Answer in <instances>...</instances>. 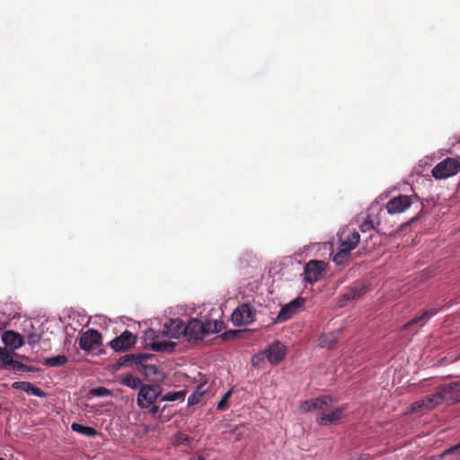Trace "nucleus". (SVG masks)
Masks as SVG:
<instances>
[{
	"instance_id": "nucleus-7",
	"label": "nucleus",
	"mask_w": 460,
	"mask_h": 460,
	"mask_svg": "<svg viewBox=\"0 0 460 460\" xmlns=\"http://www.w3.org/2000/svg\"><path fill=\"white\" fill-rule=\"evenodd\" d=\"M305 299L304 297H296L285 305L278 314L275 322L281 323L290 319L294 314H297L305 305Z\"/></svg>"
},
{
	"instance_id": "nucleus-19",
	"label": "nucleus",
	"mask_w": 460,
	"mask_h": 460,
	"mask_svg": "<svg viewBox=\"0 0 460 460\" xmlns=\"http://www.w3.org/2000/svg\"><path fill=\"white\" fill-rule=\"evenodd\" d=\"M2 341L6 347L16 349L23 345L22 337L13 331H5L2 335Z\"/></svg>"
},
{
	"instance_id": "nucleus-32",
	"label": "nucleus",
	"mask_w": 460,
	"mask_h": 460,
	"mask_svg": "<svg viewBox=\"0 0 460 460\" xmlns=\"http://www.w3.org/2000/svg\"><path fill=\"white\" fill-rule=\"evenodd\" d=\"M91 394L93 395V396H99V397H104V396H109L111 394V392L103 387V386H100V387H96V388H93L91 391H90Z\"/></svg>"
},
{
	"instance_id": "nucleus-45",
	"label": "nucleus",
	"mask_w": 460,
	"mask_h": 460,
	"mask_svg": "<svg viewBox=\"0 0 460 460\" xmlns=\"http://www.w3.org/2000/svg\"><path fill=\"white\" fill-rule=\"evenodd\" d=\"M0 460H4L3 457H0Z\"/></svg>"
},
{
	"instance_id": "nucleus-12",
	"label": "nucleus",
	"mask_w": 460,
	"mask_h": 460,
	"mask_svg": "<svg viewBox=\"0 0 460 460\" xmlns=\"http://www.w3.org/2000/svg\"><path fill=\"white\" fill-rule=\"evenodd\" d=\"M102 342V335L96 330H89L82 334L79 346L85 351H91L97 348Z\"/></svg>"
},
{
	"instance_id": "nucleus-1",
	"label": "nucleus",
	"mask_w": 460,
	"mask_h": 460,
	"mask_svg": "<svg viewBox=\"0 0 460 460\" xmlns=\"http://www.w3.org/2000/svg\"><path fill=\"white\" fill-rule=\"evenodd\" d=\"M286 354V346L280 341H275L265 349L263 354L253 356L252 362L253 365H257L265 357L271 365H278L285 358Z\"/></svg>"
},
{
	"instance_id": "nucleus-24",
	"label": "nucleus",
	"mask_w": 460,
	"mask_h": 460,
	"mask_svg": "<svg viewBox=\"0 0 460 460\" xmlns=\"http://www.w3.org/2000/svg\"><path fill=\"white\" fill-rule=\"evenodd\" d=\"M71 429L88 438H94L99 434L97 429L76 422L72 423Z\"/></svg>"
},
{
	"instance_id": "nucleus-41",
	"label": "nucleus",
	"mask_w": 460,
	"mask_h": 460,
	"mask_svg": "<svg viewBox=\"0 0 460 460\" xmlns=\"http://www.w3.org/2000/svg\"><path fill=\"white\" fill-rule=\"evenodd\" d=\"M159 411V407L157 405H151L149 412L155 416Z\"/></svg>"
},
{
	"instance_id": "nucleus-44",
	"label": "nucleus",
	"mask_w": 460,
	"mask_h": 460,
	"mask_svg": "<svg viewBox=\"0 0 460 460\" xmlns=\"http://www.w3.org/2000/svg\"><path fill=\"white\" fill-rule=\"evenodd\" d=\"M197 460H204V458L202 456H199Z\"/></svg>"
},
{
	"instance_id": "nucleus-42",
	"label": "nucleus",
	"mask_w": 460,
	"mask_h": 460,
	"mask_svg": "<svg viewBox=\"0 0 460 460\" xmlns=\"http://www.w3.org/2000/svg\"><path fill=\"white\" fill-rule=\"evenodd\" d=\"M37 370V367L26 365L25 372H36Z\"/></svg>"
},
{
	"instance_id": "nucleus-2",
	"label": "nucleus",
	"mask_w": 460,
	"mask_h": 460,
	"mask_svg": "<svg viewBox=\"0 0 460 460\" xmlns=\"http://www.w3.org/2000/svg\"><path fill=\"white\" fill-rule=\"evenodd\" d=\"M460 171V163L458 160L447 157L438 163L432 169V176L437 180H443L452 177Z\"/></svg>"
},
{
	"instance_id": "nucleus-9",
	"label": "nucleus",
	"mask_w": 460,
	"mask_h": 460,
	"mask_svg": "<svg viewBox=\"0 0 460 460\" xmlns=\"http://www.w3.org/2000/svg\"><path fill=\"white\" fill-rule=\"evenodd\" d=\"M339 241L340 248L350 253L358 246L360 235L356 230L346 228L339 234Z\"/></svg>"
},
{
	"instance_id": "nucleus-15",
	"label": "nucleus",
	"mask_w": 460,
	"mask_h": 460,
	"mask_svg": "<svg viewBox=\"0 0 460 460\" xmlns=\"http://www.w3.org/2000/svg\"><path fill=\"white\" fill-rule=\"evenodd\" d=\"M346 411V407H337L328 412H321L316 417V422L321 426H327L340 420Z\"/></svg>"
},
{
	"instance_id": "nucleus-40",
	"label": "nucleus",
	"mask_w": 460,
	"mask_h": 460,
	"mask_svg": "<svg viewBox=\"0 0 460 460\" xmlns=\"http://www.w3.org/2000/svg\"><path fill=\"white\" fill-rule=\"evenodd\" d=\"M146 339H151V340H154V339H156L158 338V335L156 333V332L153 329H148L146 332Z\"/></svg>"
},
{
	"instance_id": "nucleus-14",
	"label": "nucleus",
	"mask_w": 460,
	"mask_h": 460,
	"mask_svg": "<svg viewBox=\"0 0 460 460\" xmlns=\"http://www.w3.org/2000/svg\"><path fill=\"white\" fill-rule=\"evenodd\" d=\"M332 402V399L330 396H323L305 400L300 403L299 410L302 412H309L316 410H323L329 406Z\"/></svg>"
},
{
	"instance_id": "nucleus-39",
	"label": "nucleus",
	"mask_w": 460,
	"mask_h": 460,
	"mask_svg": "<svg viewBox=\"0 0 460 460\" xmlns=\"http://www.w3.org/2000/svg\"><path fill=\"white\" fill-rule=\"evenodd\" d=\"M190 440V438L187 435L179 433L176 437V442L179 444H184L188 443Z\"/></svg>"
},
{
	"instance_id": "nucleus-6",
	"label": "nucleus",
	"mask_w": 460,
	"mask_h": 460,
	"mask_svg": "<svg viewBox=\"0 0 460 460\" xmlns=\"http://www.w3.org/2000/svg\"><path fill=\"white\" fill-rule=\"evenodd\" d=\"M416 197L398 195L391 199L385 205L387 212L391 215L404 212L413 203Z\"/></svg>"
},
{
	"instance_id": "nucleus-33",
	"label": "nucleus",
	"mask_w": 460,
	"mask_h": 460,
	"mask_svg": "<svg viewBox=\"0 0 460 460\" xmlns=\"http://www.w3.org/2000/svg\"><path fill=\"white\" fill-rule=\"evenodd\" d=\"M231 394H232V391L229 390L228 392H226L224 396L222 397V399L218 402L217 403V409L219 410V411H224L226 409L227 407V402H228V400L229 398L231 397Z\"/></svg>"
},
{
	"instance_id": "nucleus-10",
	"label": "nucleus",
	"mask_w": 460,
	"mask_h": 460,
	"mask_svg": "<svg viewBox=\"0 0 460 460\" xmlns=\"http://www.w3.org/2000/svg\"><path fill=\"white\" fill-rule=\"evenodd\" d=\"M137 341V336L129 331H124L119 336L110 341V346L115 351H126L132 348Z\"/></svg>"
},
{
	"instance_id": "nucleus-34",
	"label": "nucleus",
	"mask_w": 460,
	"mask_h": 460,
	"mask_svg": "<svg viewBox=\"0 0 460 460\" xmlns=\"http://www.w3.org/2000/svg\"><path fill=\"white\" fill-rule=\"evenodd\" d=\"M203 395V392H199V390L191 394L188 398L189 405H196L200 402V399Z\"/></svg>"
},
{
	"instance_id": "nucleus-16",
	"label": "nucleus",
	"mask_w": 460,
	"mask_h": 460,
	"mask_svg": "<svg viewBox=\"0 0 460 460\" xmlns=\"http://www.w3.org/2000/svg\"><path fill=\"white\" fill-rule=\"evenodd\" d=\"M184 322L180 319H173L164 323L163 333L169 338L179 339L184 335Z\"/></svg>"
},
{
	"instance_id": "nucleus-30",
	"label": "nucleus",
	"mask_w": 460,
	"mask_h": 460,
	"mask_svg": "<svg viewBox=\"0 0 460 460\" xmlns=\"http://www.w3.org/2000/svg\"><path fill=\"white\" fill-rule=\"evenodd\" d=\"M186 395L185 391L171 392L162 397V401L164 402H174L178 400H183Z\"/></svg>"
},
{
	"instance_id": "nucleus-27",
	"label": "nucleus",
	"mask_w": 460,
	"mask_h": 460,
	"mask_svg": "<svg viewBox=\"0 0 460 460\" xmlns=\"http://www.w3.org/2000/svg\"><path fill=\"white\" fill-rule=\"evenodd\" d=\"M67 362V358L64 355H58L52 358L44 359L43 364L47 367H56L65 365Z\"/></svg>"
},
{
	"instance_id": "nucleus-31",
	"label": "nucleus",
	"mask_w": 460,
	"mask_h": 460,
	"mask_svg": "<svg viewBox=\"0 0 460 460\" xmlns=\"http://www.w3.org/2000/svg\"><path fill=\"white\" fill-rule=\"evenodd\" d=\"M349 253L348 252L339 247L337 252L333 255L332 261L337 265H341L349 258Z\"/></svg>"
},
{
	"instance_id": "nucleus-28",
	"label": "nucleus",
	"mask_w": 460,
	"mask_h": 460,
	"mask_svg": "<svg viewBox=\"0 0 460 460\" xmlns=\"http://www.w3.org/2000/svg\"><path fill=\"white\" fill-rule=\"evenodd\" d=\"M204 324L206 334L217 333L221 332L224 327L223 322L217 320L207 321Z\"/></svg>"
},
{
	"instance_id": "nucleus-26",
	"label": "nucleus",
	"mask_w": 460,
	"mask_h": 460,
	"mask_svg": "<svg viewBox=\"0 0 460 460\" xmlns=\"http://www.w3.org/2000/svg\"><path fill=\"white\" fill-rule=\"evenodd\" d=\"M151 349L157 352H172L175 343L172 341H153L150 344Z\"/></svg>"
},
{
	"instance_id": "nucleus-18",
	"label": "nucleus",
	"mask_w": 460,
	"mask_h": 460,
	"mask_svg": "<svg viewBox=\"0 0 460 460\" xmlns=\"http://www.w3.org/2000/svg\"><path fill=\"white\" fill-rule=\"evenodd\" d=\"M12 387L15 390L23 391L28 394H31L40 398H45L47 396V394L42 389L35 386L31 382L16 381L12 384Z\"/></svg>"
},
{
	"instance_id": "nucleus-35",
	"label": "nucleus",
	"mask_w": 460,
	"mask_h": 460,
	"mask_svg": "<svg viewBox=\"0 0 460 460\" xmlns=\"http://www.w3.org/2000/svg\"><path fill=\"white\" fill-rule=\"evenodd\" d=\"M10 368H13L17 371L25 372L26 365L18 360L13 359Z\"/></svg>"
},
{
	"instance_id": "nucleus-38",
	"label": "nucleus",
	"mask_w": 460,
	"mask_h": 460,
	"mask_svg": "<svg viewBox=\"0 0 460 460\" xmlns=\"http://www.w3.org/2000/svg\"><path fill=\"white\" fill-rule=\"evenodd\" d=\"M456 453H460V442L457 445L447 449L444 452V455H452V454H456Z\"/></svg>"
},
{
	"instance_id": "nucleus-23",
	"label": "nucleus",
	"mask_w": 460,
	"mask_h": 460,
	"mask_svg": "<svg viewBox=\"0 0 460 460\" xmlns=\"http://www.w3.org/2000/svg\"><path fill=\"white\" fill-rule=\"evenodd\" d=\"M367 292V288L361 285H354L343 295L347 300H356L361 297Z\"/></svg>"
},
{
	"instance_id": "nucleus-17",
	"label": "nucleus",
	"mask_w": 460,
	"mask_h": 460,
	"mask_svg": "<svg viewBox=\"0 0 460 460\" xmlns=\"http://www.w3.org/2000/svg\"><path fill=\"white\" fill-rule=\"evenodd\" d=\"M151 357L148 354H127L120 357L117 363L114 365V369L118 370L122 367L131 366L133 364L139 365L142 360L147 359Z\"/></svg>"
},
{
	"instance_id": "nucleus-13",
	"label": "nucleus",
	"mask_w": 460,
	"mask_h": 460,
	"mask_svg": "<svg viewBox=\"0 0 460 460\" xmlns=\"http://www.w3.org/2000/svg\"><path fill=\"white\" fill-rule=\"evenodd\" d=\"M442 401H447L452 403L460 402V380L444 385L439 388Z\"/></svg>"
},
{
	"instance_id": "nucleus-37",
	"label": "nucleus",
	"mask_w": 460,
	"mask_h": 460,
	"mask_svg": "<svg viewBox=\"0 0 460 460\" xmlns=\"http://www.w3.org/2000/svg\"><path fill=\"white\" fill-rule=\"evenodd\" d=\"M374 225L371 220H366L361 226L360 229L362 232H366L367 230L373 229Z\"/></svg>"
},
{
	"instance_id": "nucleus-22",
	"label": "nucleus",
	"mask_w": 460,
	"mask_h": 460,
	"mask_svg": "<svg viewBox=\"0 0 460 460\" xmlns=\"http://www.w3.org/2000/svg\"><path fill=\"white\" fill-rule=\"evenodd\" d=\"M338 333L337 332H329L322 334L319 338V346L321 348L332 349L335 346L338 341Z\"/></svg>"
},
{
	"instance_id": "nucleus-8",
	"label": "nucleus",
	"mask_w": 460,
	"mask_h": 460,
	"mask_svg": "<svg viewBox=\"0 0 460 460\" xmlns=\"http://www.w3.org/2000/svg\"><path fill=\"white\" fill-rule=\"evenodd\" d=\"M442 402V395H440L439 391H438L433 394L428 395L421 400L414 402L411 406V411L420 412L430 411L440 404Z\"/></svg>"
},
{
	"instance_id": "nucleus-25",
	"label": "nucleus",
	"mask_w": 460,
	"mask_h": 460,
	"mask_svg": "<svg viewBox=\"0 0 460 460\" xmlns=\"http://www.w3.org/2000/svg\"><path fill=\"white\" fill-rule=\"evenodd\" d=\"M120 384L132 389L139 388L143 385L139 377L132 374H127L121 376Z\"/></svg>"
},
{
	"instance_id": "nucleus-11",
	"label": "nucleus",
	"mask_w": 460,
	"mask_h": 460,
	"mask_svg": "<svg viewBox=\"0 0 460 460\" xmlns=\"http://www.w3.org/2000/svg\"><path fill=\"white\" fill-rule=\"evenodd\" d=\"M206 335L205 324L200 320L191 319L185 324L184 337L188 341H199Z\"/></svg>"
},
{
	"instance_id": "nucleus-43",
	"label": "nucleus",
	"mask_w": 460,
	"mask_h": 460,
	"mask_svg": "<svg viewBox=\"0 0 460 460\" xmlns=\"http://www.w3.org/2000/svg\"><path fill=\"white\" fill-rule=\"evenodd\" d=\"M419 217H420L419 216H416V217H412V218L411 219V222L417 221V220L419 219Z\"/></svg>"
},
{
	"instance_id": "nucleus-21",
	"label": "nucleus",
	"mask_w": 460,
	"mask_h": 460,
	"mask_svg": "<svg viewBox=\"0 0 460 460\" xmlns=\"http://www.w3.org/2000/svg\"><path fill=\"white\" fill-rule=\"evenodd\" d=\"M438 313V310L436 308H430L428 310H425L420 315L414 317L412 320L408 322L404 325V329H408L410 326L420 323L421 324L425 323L429 319H430L433 315H435Z\"/></svg>"
},
{
	"instance_id": "nucleus-5",
	"label": "nucleus",
	"mask_w": 460,
	"mask_h": 460,
	"mask_svg": "<svg viewBox=\"0 0 460 460\" xmlns=\"http://www.w3.org/2000/svg\"><path fill=\"white\" fill-rule=\"evenodd\" d=\"M325 269V262L323 261L312 260L304 268L305 280L308 283L317 282L323 276Z\"/></svg>"
},
{
	"instance_id": "nucleus-36",
	"label": "nucleus",
	"mask_w": 460,
	"mask_h": 460,
	"mask_svg": "<svg viewBox=\"0 0 460 460\" xmlns=\"http://www.w3.org/2000/svg\"><path fill=\"white\" fill-rule=\"evenodd\" d=\"M40 339V335H38L36 333H31V334L28 335L27 342L30 345H34L35 343L39 342Z\"/></svg>"
},
{
	"instance_id": "nucleus-4",
	"label": "nucleus",
	"mask_w": 460,
	"mask_h": 460,
	"mask_svg": "<svg viewBox=\"0 0 460 460\" xmlns=\"http://www.w3.org/2000/svg\"><path fill=\"white\" fill-rule=\"evenodd\" d=\"M161 393L160 385H144L138 391L137 403L142 409L147 408L154 404Z\"/></svg>"
},
{
	"instance_id": "nucleus-3",
	"label": "nucleus",
	"mask_w": 460,
	"mask_h": 460,
	"mask_svg": "<svg viewBox=\"0 0 460 460\" xmlns=\"http://www.w3.org/2000/svg\"><path fill=\"white\" fill-rule=\"evenodd\" d=\"M255 309L247 303L242 304L234 310L231 321L234 326L249 325L255 321Z\"/></svg>"
},
{
	"instance_id": "nucleus-20",
	"label": "nucleus",
	"mask_w": 460,
	"mask_h": 460,
	"mask_svg": "<svg viewBox=\"0 0 460 460\" xmlns=\"http://www.w3.org/2000/svg\"><path fill=\"white\" fill-rule=\"evenodd\" d=\"M143 374L151 381L158 382L163 380V374L158 370L155 365L139 364Z\"/></svg>"
},
{
	"instance_id": "nucleus-29",
	"label": "nucleus",
	"mask_w": 460,
	"mask_h": 460,
	"mask_svg": "<svg viewBox=\"0 0 460 460\" xmlns=\"http://www.w3.org/2000/svg\"><path fill=\"white\" fill-rule=\"evenodd\" d=\"M13 360L11 354L5 349L0 347V369L10 368Z\"/></svg>"
}]
</instances>
